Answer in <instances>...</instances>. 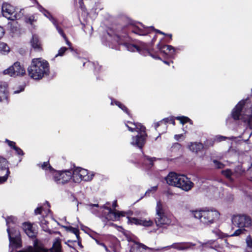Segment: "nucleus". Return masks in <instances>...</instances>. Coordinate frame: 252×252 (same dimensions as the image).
I'll return each instance as SVG.
<instances>
[{"instance_id":"obj_1","label":"nucleus","mask_w":252,"mask_h":252,"mask_svg":"<svg viewBox=\"0 0 252 252\" xmlns=\"http://www.w3.org/2000/svg\"><path fill=\"white\" fill-rule=\"evenodd\" d=\"M27 70L31 78L38 80L49 75V64L47 61L41 58H34L32 60Z\"/></svg>"},{"instance_id":"obj_2","label":"nucleus","mask_w":252,"mask_h":252,"mask_svg":"<svg viewBox=\"0 0 252 252\" xmlns=\"http://www.w3.org/2000/svg\"><path fill=\"white\" fill-rule=\"evenodd\" d=\"M125 125L129 131L131 132L135 131L138 132V134L135 137H132L131 144L139 148H142L145 143L147 136L145 127L140 124L129 121L127 122Z\"/></svg>"},{"instance_id":"obj_3","label":"nucleus","mask_w":252,"mask_h":252,"mask_svg":"<svg viewBox=\"0 0 252 252\" xmlns=\"http://www.w3.org/2000/svg\"><path fill=\"white\" fill-rule=\"evenodd\" d=\"M192 214L196 219L205 225L213 224L218 221L220 218V214L216 210L205 209L199 211H194Z\"/></svg>"},{"instance_id":"obj_4","label":"nucleus","mask_w":252,"mask_h":252,"mask_svg":"<svg viewBox=\"0 0 252 252\" xmlns=\"http://www.w3.org/2000/svg\"><path fill=\"white\" fill-rule=\"evenodd\" d=\"M6 221L10 245H12L15 248L20 247L21 246L20 233L17 228L14 226L16 223L17 219L13 216L9 217L6 219Z\"/></svg>"},{"instance_id":"obj_5","label":"nucleus","mask_w":252,"mask_h":252,"mask_svg":"<svg viewBox=\"0 0 252 252\" xmlns=\"http://www.w3.org/2000/svg\"><path fill=\"white\" fill-rule=\"evenodd\" d=\"M114 38L115 40L118 44L123 45L128 51L130 52L137 51L145 56L149 55L155 59H160L158 57L153 56L145 47L140 48L133 44L126 43V40L124 38H121L118 35H116Z\"/></svg>"},{"instance_id":"obj_6","label":"nucleus","mask_w":252,"mask_h":252,"mask_svg":"<svg viewBox=\"0 0 252 252\" xmlns=\"http://www.w3.org/2000/svg\"><path fill=\"white\" fill-rule=\"evenodd\" d=\"M1 9L3 16L8 20H14L20 19L23 15L22 9L18 13L16 11L15 8L8 3H3Z\"/></svg>"},{"instance_id":"obj_7","label":"nucleus","mask_w":252,"mask_h":252,"mask_svg":"<svg viewBox=\"0 0 252 252\" xmlns=\"http://www.w3.org/2000/svg\"><path fill=\"white\" fill-rule=\"evenodd\" d=\"M17 252H62L61 240L59 238H56L52 248L49 250L43 248H38L34 250L33 248L30 246Z\"/></svg>"},{"instance_id":"obj_8","label":"nucleus","mask_w":252,"mask_h":252,"mask_svg":"<svg viewBox=\"0 0 252 252\" xmlns=\"http://www.w3.org/2000/svg\"><path fill=\"white\" fill-rule=\"evenodd\" d=\"M93 175H89L87 170L77 167L72 172V179L74 182L79 183L81 181H90L92 180Z\"/></svg>"},{"instance_id":"obj_9","label":"nucleus","mask_w":252,"mask_h":252,"mask_svg":"<svg viewBox=\"0 0 252 252\" xmlns=\"http://www.w3.org/2000/svg\"><path fill=\"white\" fill-rule=\"evenodd\" d=\"M232 221L234 225L239 228H250L252 226L251 218L245 215H237L232 217Z\"/></svg>"},{"instance_id":"obj_10","label":"nucleus","mask_w":252,"mask_h":252,"mask_svg":"<svg viewBox=\"0 0 252 252\" xmlns=\"http://www.w3.org/2000/svg\"><path fill=\"white\" fill-rule=\"evenodd\" d=\"M3 73L11 77H16L23 76L26 73V70L19 62H16L12 65L3 70Z\"/></svg>"},{"instance_id":"obj_11","label":"nucleus","mask_w":252,"mask_h":252,"mask_svg":"<svg viewBox=\"0 0 252 252\" xmlns=\"http://www.w3.org/2000/svg\"><path fill=\"white\" fill-rule=\"evenodd\" d=\"M53 179L57 184H63L69 181L72 178V172L69 170L63 172L54 171Z\"/></svg>"},{"instance_id":"obj_12","label":"nucleus","mask_w":252,"mask_h":252,"mask_svg":"<svg viewBox=\"0 0 252 252\" xmlns=\"http://www.w3.org/2000/svg\"><path fill=\"white\" fill-rule=\"evenodd\" d=\"M195 245V244H194L189 242L175 243L170 246L157 249L156 250L158 252L163 250H168L173 248L178 251H186L191 249Z\"/></svg>"},{"instance_id":"obj_13","label":"nucleus","mask_w":252,"mask_h":252,"mask_svg":"<svg viewBox=\"0 0 252 252\" xmlns=\"http://www.w3.org/2000/svg\"><path fill=\"white\" fill-rule=\"evenodd\" d=\"M132 32L140 35H145L150 33L151 31H155L160 34L165 35V34L158 30H156L153 27H145L141 24L134 26L131 30Z\"/></svg>"},{"instance_id":"obj_14","label":"nucleus","mask_w":252,"mask_h":252,"mask_svg":"<svg viewBox=\"0 0 252 252\" xmlns=\"http://www.w3.org/2000/svg\"><path fill=\"white\" fill-rule=\"evenodd\" d=\"M193 185V183L188 177L184 175L180 174L176 187L188 191L191 189Z\"/></svg>"},{"instance_id":"obj_15","label":"nucleus","mask_w":252,"mask_h":252,"mask_svg":"<svg viewBox=\"0 0 252 252\" xmlns=\"http://www.w3.org/2000/svg\"><path fill=\"white\" fill-rule=\"evenodd\" d=\"M99 208H104L108 211V214L106 216V219L109 220H116L121 217L125 216V213L124 212L116 211V210L113 211L110 207L106 206V205H103L102 207H99Z\"/></svg>"},{"instance_id":"obj_16","label":"nucleus","mask_w":252,"mask_h":252,"mask_svg":"<svg viewBox=\"0 0 252 252\" xmlns=\"http://www.w3.org/2000/svg\"><path fill=\"white\" fill-rule=\"evenodd\" d=\"M0 170H5L6 174L4 176L0 177V184L5 182L8 178V176L10 173V171L8 169V162L7 160L0 156Z\"/></svg>"},{"instance_id":"obj_17","label":"nucleus","mask_w":252,"mask_h":252,"mask_svg":"<svg viewBox=\"0 0 252 252\" xmlns=\"http://www.w3.org/2000/svg\"><path fill=\"white\" fill-rule=\"evenodd\" d=\"M157 225L160 227H165L171 223V219L165 214L157 216L155 219Z\"/></svg>"},{"instance_id":"obj_18","label":"nucleus","mask_w":252,"mask_h":252,"mask_svg":"<svg viewBox=\"0 0 252 252\" xmlns=\"http://www.w3.org/2000/svg\"><path fill=\"white\" fill-rule=\"evenodd\" d=\"M128 222L144 226H150L153 224V221L150 219H138L135 218H128Z\"/></svg>"},{"instance_id":"obj_19","label":"nucleus","mask_w":252,"mask_h":252,"mask_svg":"<svg viewBox=\"0 0 252 252\" xmlns=\"http://www.w3.org/2000/svg\"><path fill=\"white\" fill-rule=\"evenodd\" d=\"M247 110L244 114L243 119L247 122L250 128H252V104H247Z\"/></svg>"},{"instance_id":"obj_20","label":"nucleus","mask_w":252,"mask_h":252,"mask_svg":"<svg viewBox=\"0 0 252 252\" xmlns=\"http://www.w3.org/2000/svg\"><path fill=\"white\" fill-rule=\"evenodd\" d=\"M245 101H240L236 107L234 108L232 112V115L234 119L238 120L240 118L241 113L243 106L245 105Z\"/></svg>"},{"instance_id":"obj_21","label":"nucleus","mask_w":252,"mask_h":252,"mask_svg":"<svg viewBox=\"0 0 252 252\" xmlns=\"http://www.w3.org/2000/svg\"><path fill=\"white\" fill-rule=\"evenodd\" d=\"M142 250H151L156 251L157 249L149 248L146 245L139 243H135L131 246L129 252H142Z\"/></svg>"},{"instance_id":"obj_22","label":"nucleus","mask_w":252,"mask_h":252,"mask_svg":"<svg viewBox=\"0 0 252 252\" xmlns=\"http://www.w3.org/2000/svg\"><path fill=\"white\" fill-rule=\"evenodd\" d=\"M180 174L175 172H170L165 178L166 182L169 185L176 186Z\"/></svg>"},{"instance_id":"obj_23","label":"nucleus","mask_w":252,"mask_h":252,"mask_svg":"<svg viewBox=\"0 0 252 252\" xmlns=\"http://www.w3.org/2000/svg\"><path fill=\"white\" fill-rule=\"evenodd\" d=\"M23 227L24 231L29 237L33 238L35 236L36 231L33 229L31 223L24 222L23 224Z\"/></svg>"},{"instance_id":"obj_24","label":"nucleus","mask_w":252,"mask_h":252,"mask_svg":"<svg viewBox=\"0 0 252 252\" xmlns=\"http://www.w3.org/2000/svg\"><path fill=\"white\" fill-rule=\"evenodd\" d=\"M157 46L158 48L161 52L166 54L172 55L174 54L175 51L174 48L171 45H161L160 43H159Z\"/></svg>"},{"instance_id":"obj_25","label":"nucleus","mask_w":252,"mask_h":252,"mask_svg":"<svg viewBox=\"0 0 252 252\" xmlns=\"http://www.w3.org/2000/svg\"><path fill=\"white\" fill-rule=\"evenodd\" d=\"M39 10L42 12L44 15L46 16L47 18H48L53 23V24L54 25V26L56 27V29H57V26L60 27L58 24V22L57 20L55 19L52 15L51 14V13L45 9L43 7H42L41 6L39 5Z\"/></svg>"},{"instance_id":"obj_26","label":"nucleus","mask_w":252,"mask_h":252,"mask_svg":"<svg viewBox=\"0 0 252 252\" xmlns=\"http://www.w3.org/2000/svg\"><path fill=\"white\" fill-rule=\"evenodd\" d=\"M32 47L36 51H40L41 50V44L39 39L38 35L36 34H33L32 38L30 41Z\"/></svg>"},{"instance_id":"obj_27","label":"nucleus","mask_w":252,"mask_h":252,"mask_svg":"<svg viewBox=\"0 0 252 252\" xmlns=\"http://www.w3.org/2000/svg\"><path fill=\"white\" fill-rule=\"evenodd\" d=\"M204 147L203 144L200 142H190L189 145V150L195 153L201 151Z\"/></svg>"},{"instance_id":"obj_28","label":"nucleus","mask_w":252,"mask_h":252,"mask_svg":"<svg viewBox=\"0 0 252 252\" xmlns=\"http://www.w3.org/2000/svg\"><path fill=\"white\" fill-rule=\"evenodd\" d=\"M246 230L245 228H240V229L236 230L233 234L230 235L223 234L219 231H216V234L218 235L219 238H221L225 237L238 236L241 234L244 233Z\"/></svg>"},{"instance_id":"obj_29","label":"nucleus","mask_w":252,"mask_h":252,"mask_svg":"<svg viewBox=\"0 0 252 252\" xmlns=\"http://www.w3.org/2000/svg\"><path fill=\"white\" fill-rule=\"evenodd\" d=\"M7 85L6 83H3L0 85V102L6 99L7 96Z\"/></svg>"},{"instance_id":"obj_30","label":"nucleus","mask_w":252,"mask_h":252,"mask_svg":"<svg viewBox=\"0 0 252 252\" xmlns=\"http://www.w3.org/2000/svg\"><path fill=\"white\" fill-rule=\"evenodd\" d=\"M165 211L164 204L160 200L158 201L156 207L157 216L165 214Z\"/></svg>"},{"instance_id":"obj_31","label":"nucleus","mask_w":252,"mask_h":252,"mask_svg":"<svg viewBox=\"0 0 252 252\" xmlns=\"http://www.w3.org/2000/svg\"><path fill=\"white\" fill-rule=\"evenodd\" d=\"M87 209L90 210L93 214L98 215L99 206L98 204H89L87 205Z\"/></svg>"},{"instance_id":"obj_32","label":"nucleus","mask_w":252,"mask_h":252,"mask_svg":"<svg viewBox=\"0 0 252 252\" xmlns=\"http://www.w3.org/2000/svg\"><path fill=\"white\" fill-rule=\"evenodd\" d=\"M57 30L59 33L63 38V39L66 41V43L67 45H68L69 47L71 46L70 42L68 40L65 34L64 33L63 30L61 29L60 27H57Z\"/></svg>"},{"instance_id":"obj_33","label":"nucleus","mask_w":252,"mask_h":252,"mask_svg":"<svg viewBox=\"0 0 252 252\" xmlns=\"http://www.w3.org/2000/svg\"><path fill=\"white\" fill-rule=\"evenodd\" d=\"M156 158H150L148 156L145 157L144 161L145 163L149 162L148 167H151L153 165V162L156 160Z\"/></svg>"},{"instance_id":"obj_34","label":"nucleus","mask_w":252,"mask_h":252,"mask_svg":"<svg viewBox=\"0 0 252 252\" xmlns=\"http://www.w3.org/2000/svg\"><path fill=\"white\" fill-rule=\"evenodd\" d=\"M114 103H115L116 105H117L119 108H120L122 110H123L124 112L126 113L127 114H128V110L127 108L124 106L123 104H122L121 102L117 101H112L111 104L113 105Z\"/></svg>"},{"instance_id":"obj_35","label":"nucleus","mask_w":252,"mask_h":252,"mask_svg":"<svg viewBox=\"0 0 252 252\" xmlns=\"http://www.w3.org/2000/svg\"><path fill=\"white\" fill-rule=\"evenodd\" d=\"M41 168L45 170H49L53 174L54 171H55L52 167L49 165L48 162H43V163L41 164Z\"/></svg>"},{"instance_id":"obj_36","label":"nucleus","mask_w":252,"mask_h":252,"mask_svg":"<svg viewBox=\"0 0 252 252\" xmlns=\"http://www.w3.org/2000/svg\"><path fill=\"white\" fill-rule=\"evenodd\" d=\"M64 227L65 228L66 230L69 231L71 232L72 233H74L76 235L77 238L78 239V238H79V230H78V229H77V228H73L71 226H69V227L65 226Z\"/></svg>"},{"instance_id":"obj_37","label":"nucleus","mask_w":252,"mask_h":252,"mask_svg":"<svg viewBox=\"0 0 252 252\" xmlns=\"http://www.w3.org/2000/svg\"><path fill=\"white\" fill-rule=\"evenodd\" d=\"M9 51V47L3 42H0V52H8Z\"/></svg>"},{"instance_id":"obj_38","label":"nucleus","mask_w":252,"mask_h":252,"mask_svg":"<svg viewBox=\"0 0 252 252\" xmlns=\"http://www.w3.org/2000/svg\"><path fill=\"white\" fill-rule=\"evenodd\" d=\"M176 119L179 121H180V123L182 124H184L186 123L187 122H190L191 120L188 117H185V116H181V117H177Z\"/></svg>"},{"instance_id":"obj_39","label":"nucleus","mask_w":252,"mask_h":252,"mask_svg":"<svg viewBox=\"0 0 252 252\" xmlns=\"http://www.w3.org/2000/svg\"><path fill=\"white\" fill-rule=\"evenodd\" d=\"M162 121L164 123V126L165 128H167L166 124L168 123H171L173 125H175V121L173 117H169V118H166L163 119L162 120Z\"/></svg>"},{"instance_id":"obj_40","label":"nucleus","mask_w":252,"mask_h":252,"mask_svg":"<svg viewBox=\"0 0 252 252\" xmlns=\"http://www.w3.org/2000/svg\"><path fill=\"white\" fill-rule=\"evenodd\" d=\"M222 173L227 178H230L232 176H233L232 171L229 169L222 171Z\"/></svg>"},{"instance_id":"obj_41","label":"nucleus","mask_w":252,"mask_h":252,"mask_svg":"<svg viewBox=\"0 0 252 252\" xmlns=\"http://www.w3.org/2000/svg\"><path fill=\"white\" fill-rule=\"evenodd\" d=\"M67 50V48L63 47H62L58 51V53L56 55V57L58 56H62L63 55L65 52Z\"/></svg>"},{"instance_id":"obj_42","label":"nucleus","mask_w":252,"mask_h":252,"mask_svg":"<svg viewBox=\"0 0 252 252\" xmlns=\"http://www.w3.org/2000/svg\"><path fill=\"white\" fill-rule=\"evenodd\" d=\"M213 162L215 166L218 168H222L223 167V164L217 160H214Z\"/></svg>"},{"instance_id":"obj_43","label":"nucleus","mask_w":252,"mask_h":252,"mask_svg":"<svg viewBox=\"0 0 252 252\" xmlns=\"http://www.w3.org/2000/svg\"><path fill=\"white\" fill-rule=\"evenodd\" d=\"M246 243L248 247L252 249V238L250 236L247 237Z\"/></svg>"},{"instance_id":"obj_44","label":"nucleus","mask_w":252,"mask_h":252,"mask_svg":"<svg viewBox=\"0 0 252 252\" xmlns=\"http://www.w3.org/2000/svg\"><path fill=\"white\" fill-rule=\"evenodd\" d=\"M181 148V145L178 143H175L172 147V150L174 151L176 149H180Z\"/></svg>"},{"instance_id":"obj_45","label":"nucleus","mask_w":252,"mask_h":252,"mask_svg":"<svg viewBox=\"0 0 252 252\" xmlns=\"http://www.w3.org/2000/svg\"><path fill=\"white\" fill-rule=\"evenodd\" d=\"M6 142H7V143L8 144V145L11 148H13V149H14V147H16L15 146V143L14 142H13V141H11L9 140H7L6 139Z\"/></svg>"},{"instance_id":"obj_46","label":"nucleus","mask_w":252,"mask_h":252,"mask_svg":"<svg viewBox=\"0 0 252 252\" xmlns=\"http://www.w3.org/2000/svg\"><path fill=\"white\" fill-rule=\"evenodd\" d=\"M16 152L17 153V154L18 155H23V151L20 149L19 148L17 147H14V149Z\"/></svg>"},{"instance_id":"obj_47","label":"nucleus","mask_w":252,"mask_h":252,"mask_svg":"<svg viewBox=\"0 0 252 252\" xmlns=\"http://www.w3.org/2000/svg\"><path fill=\"white\" fill-rule=\"evenodd\" d=\"M157 189H158V186H154V187H152L150 189H149L146 192V194H148L150 192H151V191H153V192H155L157 190Z\"/></svg>"},{"instance_id":"obj_48","label":"nucleus","mask_w":252,"mask_h":252,"mask_svg":"<svg viewBox=\"0 0 252 252\" xmlns=\"http://www.w3.org/2000/svg\"><path fill=\"white\" fill-rule=\"evenodd\" d=\"M227 138V137H226L219 135V136H216V139L218 141H221L225 140Z\"/></svg>"},{"instance_id":"obj_49","label":"nucleus","mask_w":252,"mask_h":252,"mask_svg":"<svg viewBox=\"0 0 252 252\" xmlns=\"http://www.w3.org/2000/svg\"><path fill=\"white\" fill-rule=\"evenodd\" d=\"M43 208L42 207H37L36 209L34 210V213L35 215L40 214L41 213V211L42 210Z\"/></svg>"},{"instance_id":"obj_50","label":"nucleus","mask_w":252,"mask_h":252,"mask_svg":"<svg viewBox=\"0 0 252 252\" xmlns=\"http://www.w3.org/2000/svg\"><path fill=\"white\" fill-rule=\"evenodd\" d=\"M24 90V87L23 86H20L19 87V90H15L14 91V94H18L20 92L23 91Z\"/></svg>"},{"instance_id":"obj_51","label":"nucleus","mask_w":252,"mask_h":252,"mask_svg":"<svg viewBox=\"0 0 252 252\" xmlns=\"http://www.w3.org/2000/svg\"><path fill=\"white\" fill-rule=\"evenodd\" d=\"M215 243V241H209L208 242H207V243H205L204 244H203L202 245L203 247H204V246H211V247H213L212 246V245Z\"/></svg>"},{"instance_id":"obj_52","label":"nucleus","mask_w":252,"mask_h":252,"mask_svg":"<svg viewBox=\"0 0 252 252\" xmlns=\"http://www.w3.org/2000/svg\"><path fill=\"white\" fill-rule=\"evenodd\" d=\"M163 122L162 121H160V122H157V123H155V129L157 130V128L161 125V124L163 123Z\"/></svg>"},{"instance_id":"obj_53","label":"nucleus","mask_w":252,"mask_h":252,"mask_svg":"<svg viewBox=\"0 0 252 252\" xmlns=\"http://www.w3.org/2000/svg\"><path fill=\"white\" fill-rule=\"evenodd\" d=\"M236 172H238V173L240 175L242 174L243 171L241 170V168L240 166H238L236 169Z\"/></svg>"},{"instance_id":"obj_54","label":"nucleus","mask_w":252,"mask_h":252,"mask_svg":"<svg viewBox=\"0 0 252 252\" xmlns=\"http://www.w3.org/2000/svg\"><path fill=\"white\" fill-rule=\"evenodd\" d=\"M4 33V32L3 28L0 26V38L3 35Z\"/></svg>"},{"instance_id":"obj_55","label":"nucleus","mask_w":252,"mask_h":252,"mask_svg":"<svg viewBox=\"0 0 252 252\" xmlns=\"http://www.w3.org/2000/svg\"><path fill=\"white\" fill-rule=\"evenodd\" d=\"M183 136V134H176L175 135L174 138L176 140H178L181 137Z\"/></svg>"},{"instance_id":"obj_56","label":"nucleus","mask_w":252,"mask_h":252,"mask_svg":"<svg viewBox=\"0 0 252 252\" xmlns=\"http://www.w3.org/2000/svg\"><path fill=\"white\" fill-rule=\"evenodd\" d=\"M103 247L105 249V251L107 252H110L109 250L108 249L107 247H106V246L105 245H103Z\"/></svg>"},{"instance_id":"obj_57","label":"nucleus","mask_w":252,"mask_h":252,"mask_svg":"<svg viewBox=\"0 0 252 252\" xmlns=\"http://www.w3.org/2000/svg\"><path fill=\"white\" fill-rule=\"evenodd\" d=\"M96 243H97L98 245H100V246H102L103 247V245H105V244H104L102 243H99L98 241H96Z\"/></svg>"},{"instance_id":"obj_58","label":"nucleus","mask_w":252,"mask_h":252,"mask_svg":"<svg viewBox=\"0 0 252 252\" xmlns=\"http://www.w3.org/2000/svg\"><path fill=\"white\" fill-rule=\"evenodd\" d=\"M79 2L80 5V7L82 8V4H83V0H78Z\"/></svg>"},{"instance_id":"obj_59","label":"nucleus","mask_w":252,"mask_h":252,"mask_svg":"<svg viewBox=\"0 0 252 252\" xmlns=\"http://www.w3.org/2000/svg\"><path fill=\"white\" fill-rule=\"evenodd\" d=\"M33 20L31 18H30L29 19V22H30L31 24L32 23Z\"/></svg>"},{"instance_id":"obj_60","label":"nucleus","mask_w":252,"mask_h":252,"mask_svg":"<svg viewBox=\"0 0 252 252\" xmlns=\"http://www.w3.org/2000/svg\"><path fill=\"white\" fill-rule=\"evenodd\" d=\"M113 206L114 207H116V201H115L113 204Z\"/></svg>"},{"instance_id":"obj_61","label":"nucleus","mask_w":252,"mask_h":252,"mask_svg":"<svg viewBox=\"0 0 252 252\" xmlns=\"http://www.w3.org/2000/svg\"><path fill=\"white\" fill-rule=\"evenodd\" d=\"M46 204L47 205V206L48 207H50V205H49V203L47 201L46 202Z\"/></svg>"},{"instance_id":"obj_62","label":"nucleus","mask_w":252,"mask_h":252,"mask_svg":"<svg viewBox=\"0 0 252 252\" xmlns=\"http://www.w3.org/2000/svg\"><path fill=\"white\" fill-rule=\"evenodd\" d=\"M76 201V198L74 196H73L72 201Z\"/></svg>"},{"instance_id":"obj_63","label":"nucleus","mask_w":252,"mask_h":252,"mask_svg":"<svg viewBox=\"0 0 252 252\" xmlns=\"http://www.w3.org/2000/svg\"><path fill=\"white\" fill-rule=\"evenodd\" d=\"M164 63H166V64H168V65H169V63H168V62H167V61H164Z\"/></svg>"},{"instance_id":"obj_64","label":"nucleus","mask_w":252,"mask_h":252,"mask_svg":"<svg viewBox=\"0 0 252 252\" xmlns=\"http://www.w3.org/2000/svg\"><path fill=\"white\" fill-rule=\"evenodd\" d=\"M167 35L169 36V37H170V38H171L172 37V35L171 34H167Z\"/></svg>"}]
</instances>
